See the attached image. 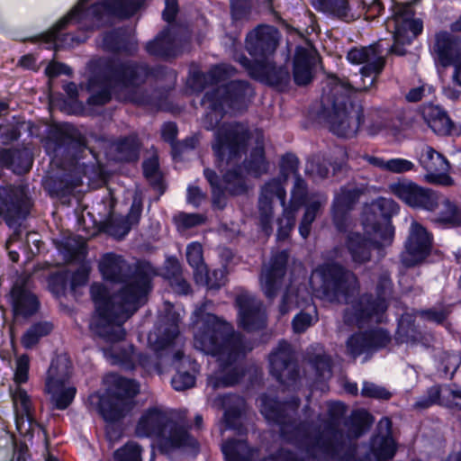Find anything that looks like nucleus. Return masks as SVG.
<instances>
[{
	"instance_id": "obj_1",
	"label": "nucleus",
	"mask_w": 461,
	"mask_h": 461,
	"mask_svg": "<svg viewBox=\"0 0 461 461\" xmlns=\"http://www.w3.org/2000/svg\"><path fill=\"white\" fill-rule=\"evenodd\" d=\"M260 402V411L266 420L279 425L284 439L296 445L308 456L305 459L281 448L274 456L276 461H311L310 457L329 461L338 456L351 438L360 437L368 424L367 413H356L351 419V427L345 433L341 429V421L347 408L340 402L327 403V418L319 416L316 422L306 420L300 423L293 419L300 403L299 399L281 403L262 395Z\"/></svg>"
},
{
	"instance_id": "obj_2",
	"label": "nucleus",
	"mask_w": 461,
	"mask_h": 461,
	"mask_svg": "<svg viewBox=\"0 0 461 461\" xmlns=\"http://www.w3.org/2000/svg\"><path fill=\"white\" fill-rule=\"evenodd\" d=\"M99 270L104 279L123 284L120 290L109 297L102 284H93L90 287L95 305L90 329L100 338L113 343L125 338L123 323L147 302L155 272L149 264L131 266L122 256L114 253L102 257Z\"/></svg>"
},
{
	"instance_id": "obj_3",
	"label": "nucleus",
	"mask_w": 461,
	"mask_h": 461,
	"mask_svg": "<svg viewBox=\"0 0 461 461\" xmlns=\"http://www.w3.org/2000/svg\"><path fill=\"white\" fill-rule=\"evenodd\" d=\"M347 59L360 68L362 84L355 91H367L375 86L385 65V58L377 45L353 48L347 54ZM354 87L349 82L335 76L328 77L321 95V117L330 131L342 138H352L357 133L363 121V108L356 104L351 93Z\"/></svg>"
},
{
	"instance_id": "obj_4",
	"label": "nucleus",
	"mask_w": 461,
	"mask_h": 461,
	"mask_svg": "<svg viewBox=\"0 0 461 461\" xmlns=\"http://www.w3.org/2000/svg\"><path fill=\"white\" fill-rule=\"evenodd\" d=\"M212 303L205 302L192 315L194 347L217 357L218 369L208 376L212 390L237 384L244 375L240 363L246 353L242 336L232 325L211 312Z\"/></svg>"
},
{
	"instance_id": "obj_5",
	"label": "nucleus",
	"mask_w": 461,
	"mask_h": 461,
	"mask_svg": "<svg viewBox=\"0 0 461 461\" xmlns=\"http://www.w3.org/2000/svg\"><path fill=\"white\" fill-rule=\"evenodd\" d=\"M185 417H176L160 407L146 409L139 418L134 433L138 438H155L159 450L169 455L176 450L196 455L198 443L189 434Z\"/></svg>"
},
{
	"instance_id": "obj_6",
	"label": "nucleus",
	"mask_w": 461,
	"mask_h": 461,
	"mask_svg": "<svg viewBox=\"0 0 461 461\" xmlns=\"http://www.w3.org/2000/svg\"><path fill=\"white\" fill-rule=\"evenodd\" d=\"M149 75L146 65L130 62L117 66L112 75H95L88 82L92 94L87 102L93 105H104L111 100L113 93L120 100L147 104L149 99L140 96L136 88L145 82Z\"/></svg>"
},
{
	"instance_id": "obj_7",
	"label": "nucleus",
	"mask_w": 461,
	"mask_h": 461,
	"mask_svg": "<svg viewBox=\"0 0 461 461\" xmlns=\"http://www.w3.org/2000/svg\"><path fill=\"white\" fill-rule=\"evenodd\" d=\"M89 0H79L77 5L45 35L46 41L53 42L55 49L73 46L80 40L72 34H62L61 31L69 23H79L92 15L99 23H105L109 18L115 16L128 18L133 15L143 5L145 0H105L91 6L89 10L85 5Z\"/></svg>"
},
{
	"instance_id": "obj_8",
	"label": "nucleus",
	"mask_w": 461,
	"mask_h": 461,
	"mask_svg": "<svg viewBox=\"0 0 461 461\" xmlns=\"http://www.w3.org/2000/svg\"><path fill=\"white\" fill-rule=\"evenodd\" d=\"M104 382L107 386L105 393L91 394L89 402L105 420H119L131 410L139 384L116 374L107 375Z\"/></svg>"
},
{
	"instance_id": "obj_9",
	"label": "nucleus",
	"mask_w": 461,
	"mask_h": 461,
	"mask_svg": "<svg viewBox=\"0 0 461 461\" xmlns=\"http://www.w3.org/2000/svg\"><path fill=\"white\" fill-rule=\"evenodd\" d=\"M311 285L317 296L330 302L348 303L358 289L356 275L340 265L328 263L318 267L312 274Z\"/></svg>"
},
{
	"instance_id": "obj_10",
	"label": "nucleus",
	"mask_w": 461,
	"mask_h": 461,
	"mask_svg": "<svg viewBox=\"0 0 461 461\" xmlns=\"http://www.w3.org/2000/svg\"><path fill=\"white\" fill-rule=\"evenodd\" d=\"M390 274L383 272L376 285V297L364 294L356 305L346 310L345 321L362 326L366 321L383 322L384 315L388 306V299L392 293Z\"/></svg>"
},
{
	"instance_id": "obj_11",
	"label": "nucleus",
	"mask_w": 461,
	"mask_h": 461,
	"mask_svg": "<svg viewBox=\"0 0 461 461\" xmlns=\"http://www.w3.org/2000/svg\"><path fill=\"white\" fill-rule=\"evenodd\" d=\"M30 359L27 355H22L16 359L14 372V386L10 387L13 400L16 429L21 434L31 431L36 421L33 418L32 402L25 390L20 384L28 380Z\"/></svg>"
},
{
	"instance_id": "obj_12",
	"label": "nucleus",
	"mask_w": 461,
	"mask_h": 461,
	"mask_svg": "<svg viewBox=\"0 0 461 461\" xmlns=\"http://www.w3.org/2000/svg\"><path fill=\"white\" fill-rule=\"evenodd\" d=\"M249 133L247 125L240 122L223 123L215 132L212 144L217 159L228 166L245 151Z\"/></svg>"
},
{
	"instance_id": "obj_13",
	"label": "nucleus",
	"mask_w": 461,
	"mask_h": 461,
	"mask_svg": "<svg viewBox=\"0 0 461 461\" xmlns=\"http://www.w3.org/2000/svg\"><path fill=\"white\" fill-rule=\"evenodd\" d=\"M392 422L383 418L377 425V433L372 438L369 447H363L353 453H346L339 461H388L396 452L392 436Z\"/></svg>"
},
{
	"instance_id": "obj_14",
	"label": "nucleus",
	"mask_w": 461,
	"mask_h": 461,
	"mask_svg": "<svg viewBox=\"0 0 461 461\" xmlns=\"http://www.w3.org/2000/svg\"><path fill=\"white\" fill-rule=\"evenodd\" d=\"M414 12L410 5H395L393 14L387 20V29L393 30L394 43L391 51L399 56L406 53L403 46L410 44L422 32V22L415 19Z\"/></svg>"
},
{
	"instance_id": "obj_15",
	"label": "nucleus",
	"mask_w": 461,
	"mask_h": 461,
	"mask_svg": "<svg viewBox=\"0 0 461 461\" xmlns=\"http://www.w3.org/2000/svg\"><path fill=\"white\" fill-rule=\"evenodd\" d=\"M70 373V363L66 358H57L51 362L45 387L55 409L66 410L76 396V387L68 384Z\"/></svg>"
},
{
	"instance_id": "obj_16",
	"label": "nucleus",
	"mask_w": 461,
	"mask_h": 461,
	"mask_svg": "<svg viewBox=\"0 0 461 461\" xmlns=\"http://www.w3.org/2000/svg\"><path fill=\"white\" fill-rule=\"evenodd\" d=\"M398 204L391 198L379 197L365 206L363 212V225L366 231L379 233L381 239L392 243L393 228L390 219L398 213Z\"/></svg>"
},
{
	"instance_id": "obj_17",
	"label": "nucleus",
	"mask_w": 461,
	"mask_h": 461,
	"mask_svg": "<svg viewBox=\"0 0 461 461\" xmlns=\"http://www.w3.org/2000/svg\"><path fill=\"white\" fill-rule=\"evenodd\" d=\"M311 301L312 298L305 285L302 284H290L282 297V302L279 306L281 315H285L295 308L303 306L311 307L309 312H305L302 311L294 317L292 324L294 331L296 333L304 332L318 321L316 308L310 305Z\"/></svg>"
},
{
	"instance_id": "obj_18",
	"label": "nucleus",
	"mask_w": 461,
	"mask_h": 461,
	"mask_svg": "<svg viewBox=\"0 0 461 461\" xmlns=\"http://www.w3.org/2000/svg\"><path fill=\"white\" fill-rule=\"evenodd\" d=\"M31 202L22 185L0 186V217L8 227L20 225L30 212Z\"/></svg>"
},
{
	"instance_id": "obj_19",
	"label": "nucleus",
	"mask_w": 461,
	"mask_h": 461,
	"mask_svg": "<svg viewBox=\"0 0 461 461\" xmlns=\"http://www.w3.org/2000/svg\"><path fill=\"white\" fill-rule=\"evenodd\" d=\"M279 38L278 30L271 25L261 24L248 32L245 49L253 58L252 64H259L274 59Z\"/></svg>"
},
{
	"instance_id": "obj_20",
	"label": "nucleus",
	"mask_w": 461,
	"mask_h": 461,
	"mask_svg": "<svg viewBox=\"0 0 461 461\" xmlns=\"http://www.w3.org/2000/svg\"><path fill=\"white\" fill-rule=\"evenodd\" d=\"M203 175L212 188V203L218 208H223L225 204V192L238 195L244 194L247 190L240 166L228 169L222 179H220L218 175L209 168L203 170Z\"/></svg>"
},
{
	"instance_id": "obj_21",
	"label": "nucleus",
	"mask_w": 461,
	"mask_h": 461,
	"mask_svg": "<svg viewBox=\"0 0 461 461\" xmlns=\"http://www.w3.org/2000/svg\"><path fill=\"white\" fill-rule=\"evenodd\" d=\"M236 60L248 71L249 76L260 82L272 86L280 91L285 90L291 81L290 72L286 67H276L274 59L259 64L244 56L239 55Z\"/></svg>"
},
{
	"instance_id": "obj_22",
	"label": "nucleus",
	"mask_w": 461,
	"mask_h": 461,
	"mask_svg": "<svg viewBox=\"0 0 461 461\" xmlns=\"http://www.w3.org/2000/svg\"><path fill=\"white\" fill-rule=\"evenodd\" d=\"M270 374L284 385H294L299 378V368L294 359L291 345L286 341L279 342L269 355Z\"/></svg>"
},
{
	"instance_id": "obj_23",
	"label": "nucleus",
	"mask_w": 461,
	"mask_h": 461,
	"mask_svg": "<svg viewBox=\"0 0 461 461\" xmlns=\"http://www.w3.org/2000/svg\"><path fill=\"white\" fill-rule=\"evenodd\" d=\"M432 240V235L421 224L412 221L405 250L401 255L402 263L411 267L423 262L431 251Z\"/></svg>"
},
{
	"instance_id": "obj_24",
	"label": "nucleus",
	"mask_w": 461,
	"mask_h": 461,
	"mask_svg": "<svg viewBox=\"0 0 461 461\" xmlns=\"http://www.w3.org/2000/svg\"><path fill=\"white\" fill-rule=\"evenodd\" d=\"M390 193L413 208L433 212L438 205V193L423 188L411 181H399L389 185Z\"/></svg>"
},
{
	"instance_id": "obj_25",
	"label": "nucleus",
	"mask_w": 461,
	"mask_h": 461,
	"mask_svg": "<svg viewBox=\"0 0 461 461\" xmlns=\"http://www.w3.org/2000/svg\"><path fill=\"white\" fill-rule=\"evenodd\" d=\"M240 325L247 331L262 330L267 325V315L260 300L249 293H240L236 298Z\"/></svg>"
},
{
	"instance_id": "obj_26",
	"label": "nucleus",
	"mask_w": 461,
	"mask_h": 461,
	"mask_svg": "<svg viewBox=\"0 0 461 461\" xmlns=\"http://www.w3.org/2000/svg\"><path fill=\"white\" fill-rule=\"evenodd\" d=\"M279 199L281 205L285 206L286 191L284 182L279 178H274L266 183L260 191L258 197V214L262 230L267 235L272 231L273 200Z\"/></svg>"
},
{
	"instance_id": "obj_27",
	"label": "nucleus",
	"mask_w": 461,
	"mask_h": 461,
	"mask_svg": "<svg viewBox=\"0 0 461 461\" xmlns=\"http://www.w3.org/2000/svg\"><path fill=\"white\" fill-rule=\"evenodd\" d=\"M366 235L358 232H351L347 238V248L351 256L352 261L356 264H365L371 259V251L376 249L381 252L384 246L391 243L384 241L379 233H375L369 229Z\"/></svg>"
},
{
	"instance_id": "obj_28",
	"label": "nucleus",
	"mask_w": 461,
	"mask_h": 461,
	"mask_svg": "<svg viewBox=\"0 0 461 461\" xmlns=\"http://www.w3.org/2000/svg\"><path fill=\"white\" fill-rule=\"evenodd\" d=\"M179 315L169 314L167 321L160 324L149 334L148 341L157 357L167 356L173 352L179 337Z\"/></svg>"
},
{
	"instance_id": "obj_29",
	"label": "nucleus",
	"mask_w": 461,
	"mask_h": 461,
	"mask_svg": "<svg viewBox=\"0 0 461 461\" xmlns=\"http://www.w3.org/2000/svg\"><path fill=\"white\" fill-rule=\"evenodd\" d=\"M211 93L215 94L216 98L232 112H240L246 109L248 102L254 94L249 84L241 80H232L225 85L222 84Z\"/></svg>"
},
{
	"instance_id": "obj_30",
	"label": "nucleus",
	"mask_w": 461,
	"mask_h": 461,
	"mask_svg": "<svg viewBox=\"0 0 461 461\" xmlns=\"http://www.w3.org/2000/svg\"><path fill=\"white\" fill-rule=\"evenodd\" d=\"M391 340L390 334L383 330H372L352 335L347 340V352L353 358L385 347Z\"/></svg>"
},
{
	"instance_id": "obj_31",
	"label": "nucleus",
	"mask_w": 461,
	"mask_h": 461,
	"mask_svg": "<svg viewBox=\"0 0 461 461\" xmlns=\"http://www.w3.org/2000/svg\"><path fill=\"white\" fill-rule=\"evenodd\" d=\"M420 165L427 171L426 179L429 183L451 185L452 178L447 174L449 169L448 161L433 148L426 146L422 149L420 158Z\"/></svg>"
},
{
	"instance_id": "obj_32",
	"label": "nucleus",
	"mask_w": 461,
	"mask_h": 461,
	"mask_svg": "<svg viewBox=\"0 0 461 461\" xmlns=\"http://www.w3.org/2000/svg\"><path fill=\"white\" fill-rule=\"evenodd\" d=\"M288 260V254L281 251L272 257L269 264L264 266L259 281L262 291L265 295L273 299L276 295L277 290L282 285L285 275V267Z\"/></svg>"
},
{
	"instance_id": "obj_33",
	"label": "nucleus",
	"mask_w": 461,
	"mask_h": 461,
	"mask_svg": "<svg viewBox=\"0 0 461 461\" xmlns=\"http://www.w3.org/2000/svg\"><path fill=\"white\" fill-rule=\"evenodd\" d=\"M360 194V189L353 186H343L335 194L332 204V216L334 224L339 231L347 230L348 212L353 209Z\"/></svg>"
},
{
	"instance_id": "obj_34",
	"label": "nucleus",
	"mask_w": 461,
	"mask_h": 461,
	"mask_svg": "<svg viewBox=\"0 0 461 461\" xmlns=\"http://www.w3.org/2000/svg\"><path fill=\"white\" fill-rule=\"evenodd\" d=\"M179 42L173 29L167 27L146 44V50L151 56L162 59L175 58L180 53Z\"/></svg>"
},
{
	"instance_id": "obj_35",
	"label": "nucleus",
	"mask_w": 461,
	"mask_h": 461,
	"mask_svg": "<svg viewBox=\"0 0 461 461\" xmlns=\"http://www.w3.org/2000/svg\"><path fill=\"white\" fill-rule=\"evenodd\" d=\"M434 51L442 66L451 65L461 57V37L451 35L446 32L438 33Z\"/></svg>"
},
{
	"instance_id": "obj_36",
	"label": "nucleus",
	"mask_w": 461,
	"mask_h": 461,
	"mask_svg": "<svg viewBox=\"0 0 461 461\" xmlns=\"http://www.w3.org/2000/svg\"><path fill=\"white\" fill-rule=\"evenodd\" d=\"M423 118L428 126L439 135H459L461 127L453 123L445 111L438 106H428L423 110Z\"/></svg>"
},
{
	"instance_id": "obj_37",
	"label": "nucleus",
	"mask_w": 461,
	"mask_h": 461,
	"mask_svg": "<svg viewBox=\"0 0 461 461\" xmlns=\"http://www.w3.org/2000/svg\"><path fill=\"white\" fill-rule=\"evenodd\" d=\"M211 405L218 410H224L223 420L226 428H232L236 424L245 406L242 397L236 394L218 395L210 399Z\"/></svg>"
},
{
	"instance_id": "obj_38",
	"label": "nucleus",
	"mask_w": 461,
	"mask_h": 461,
	"mask_svg": "<svg viewBox=\"0 0 461 461\" xmlns=\"http://www.w3.org/2000/svg\"><path fill=\"white\" fill-rule=\"evenodd\" d=\"M104 355L107 358L111 359L113 364L122 365L126 362L136 361L147 372H160L159 364L156 360L152 359L147 354L135 353L132 348L117 352L116 348L112 347L104 350Z\"/></svg>"
},
{
	"instance_id": "obj_39",
	"label": "nucleus",
	"mask_w": 461,
	"mask_h": 461,
	"mask_svg": "<svg viewBox=\"0 0 461 461\" xmlns=\"http://www.w3.org/2000/svg\"><path fill=\"white\" fill-rule=\"evenodd\" d=\"M316 57L308 50L299 47L294 59V80L298 86H305L312 79V67Z\"/></svg>"
},
{
	"instance_id": "obj_40",
	"label": "nucleus",
	"mask_w": 461,
	"mask_h": 461,
	"mask_svg": "<svg viewBox=\"0 0 461 461\" xmlns=\"http://www.w3.org/2000/svg\"><path fill=\"white\" fill-rule=\"evenodd\" d=\"M11 295L16 314L30 316L38 310L39 302L36 296L23 284L15 283Z\"/></svg>"
},
{
	"instance_id": "obj_41",
	"label": "nucleus",
	"mask_w": 461,
	"mask_h": 461,
	"mask_svg": "<svg viewBox=\"0 0 461 461\" xmlns=\"http://www.w3.org/2000/svg\"><path fill=\"white\" fill-rule=\"evenodd\" d=\"M438 205L433 212H437L431 221L437 224L456 227L461 225V211L449 199L438 194Z\"/></svg>"
},
{
	"instance_id": "obj_42",
	"label": "nucleus",
	"mask_w": 461,
	"mask_h": 461,
	"mask_svg": "<svg viewBox=\"0 0 461 461\" xmlns=\"http://www.w3.org/2000/svg\"><path fill=\"white\" fill-rule=\"evenodd\" d=\"M313 7L330 17L350 23L356 20L348 0H312Z\"/></svg>"
},
{
	"instance_id": "obj_43",
	"label": "nucleus",
	"mask_w": 461,
	"mask_h": 461,
	"mask_svg": "<svg viewBox=\"0 0 461 461\" xmlns=\"http://www.w3.org/2000/svg\"><path fill=\"white\" fill-rule=\"evenodd\" d=\"M32 165L29 153L19 149L0 150V166L18 175L28 172Z\"/></svg>"
},
{
	"instance_id": "obj_44",
	"label": "nucleus",
	"mask_w": 461,
	"mask_h": 461,
	"mask_svg": "<svg viewBox=\"0 0 461 461\" xmlns=\"http://www.w3.org/2000/svg\"><path fill=\"white\" fill-rule=\"evenodd\" d=\"M235 72V69L229 65H218L213 67L207 74L194 73L193 77V87L201 91L204 84L219 85L229 79Z\"/></svg>"
},
{
	"instance_id": "obj_45",
	"label": "nucleus",
	"mask_w": 461,
	"mask_h": 461,
	"mask_svg": "<svg viewBox=\"0 0 461 461\" xmlns=\"http://www.w3.org/2000/svg\"><path fill=\"white\" fill-rule=\"evenodd\" d=\"M226 461H253L256 449L243 439H229L221 446Z\"/></svg>"
},
{
	"instance_id": "obj_46",
	"label": "nucleus",
	"mask_w": 461,
	"mask_h": 461,
	"mask_svg": "<svg viewBox=\"0 0 461 461\" xmlns=\"http://www.w3.org/2000/svg\"><path fill=\"white\" fill-rule=\"evenodd\" d=\"M253 137L255 138L256 147L250 153L249 159L247 162V168L256 176H259L267 171V162L266 161L264 151V135L261 131L256 130L253 132Z\"/></svg>"
},
{
	"instance_id": "obj_47",
	"label": "nucleus",
	"mask_w": 461,
	"mask_h": 461,
	"mask_svg": "<svg viewBox=\"0 0 461 461\" xmlns=\"http://www.w3.org/2000/svg\"><path fill=\"white\" fill-rule=\"evenodd\" d=\"M203 104L207 113L203 121V127L208 130H213L221 122L225 113V106L216 98V95L207 92L203 99Z\"/></svg>"
},
{
	"instance_id": "obj_48",
	"label": "nucleus",
	"mask_w": 461,
	"mask_h": 461,
	"mask_svg": "<svg viewBox=\"0 0 461 461\" xmlns=\"http://www.w3.org/2000/svg\"><path fill=\"white\" fill-rule=\"evenodd\" d=\"M363 158L371 166L393 174H402L414 168L411 161L401 158L384 160L379 157L364 155Z\"/></svg>"
},
{
	"instance_id": "obj_49",
	"label": "nucleus",
	"mask_w": 461,
	"mask_h": 461,
	"mask_svg": "<svg viewBox=\"0 0 461 461\" xmlns=\"http://www.w3.org/2000/svg\"><path fill=\"white\" fill-rule=\"evenodd\" d=\"M73 143L72 137L65 131L55 128L50 131L45 141L44 148L50 156L56 157L59 153L68 150Z\"/></svg>"
},
{
	"instance_id": "obj_50",
	"label": "nucleus",
	"mask_w": 461,
	"mask_h": 461,
	"mask_svg": "<svg viewBox=\"0 0 461 461\" xmlns=\"http://www.w3.org/2000/svg\"><path fill=\"white\" fill-rule=\"evenodd\" d=\"M337 152L340 158L339 163L331 164L330 162H327L325 159L321 160L320 158H312L308 160L306 163V174L312 176L314 179H324L329 176L328 165L332 166L334 171L341 168L346 161L347 154L343 149H339Z\"/></svg>"
},
{
	"instance_id": "obj_51",
	"label": "nucleus",
	"mask_w": 461,
	"mask_h": 461,
	"mask_svg": "<svg viewBox=\"0 0 461 461\" xmlns=\"http://www.w3.org/2000/svg\"><path fill=\"white\" fill-rule=\"evenodd\" d=\"M326 202V196L318 195L316 198H312L306 205L303 217L299 226L300 235L303 239H306L309 236L312 223L314 221L319 211Z\"/></svg>"
},
{
	"instance_id": "obj_52",
	"label": "nucleus",
	"mask_w": 461,
	"mask_h": 461,
	"mask_svg": "<svg viewBox=\"0 0 461 461\" xmlns=\"http://www.w3.org/2000/svg\"><path fill=\"white\" fill-rule=\"evenodd\" d=\"M52 330L53 324L50 321L36 322L23 335L22 345L27 349L32 348L42 337L49 335Z\"/></svg>"
},
{
	"instance_id": "obj_53",
	"label": "nucleus",
	"mask_w": 461,
	"mask_h": 461,
	"mask_svg": "<svg viewBox=\"0 0 461 461\" xmlns=\"http://www.w3.org/2000/svg\"><path fill=\"white\" fill-rule=\"evenodd\" d=\"M140 143L136 136H129L118 140L115 149L118 158L124 161L137 160L139 158Z\"/></svg>"
},
{
	"instance_id": "obj_54",
	"label": "nucleus",
	"mask_w": 461,
	"mask_h": 461,
	"mask_svg": "<svg viewBox=\"0 0 461 461\" xmlns=\"http://www.w3.org/2000/svg\"><path fill=\"white\" fill-rule=\"evenodd\" d=\"M186 259L190 267L194 269V278L199 275L205 274L206 265L203 261V247L198 242H192L186 247Z\"/></svg>"
},
{
	"instance_id": "obj_55",
	"label": "nucleus",
	"mask_w": 461,
	"mask_h": 461,
	"mask_svg": "<svg viewBox=\"0 0 461 461\" xmlns=\"http://www.w3.org/2000/svg\"><path fill=\"white\" fill-rule=\"evenodd\" d=\"M441 406L461 410V386L451 384L440 386Z\"/></svg>"
},
{
	"instance_id": "obj_56",
	"label": "nucleus",
	"mask_w": 461,
	"mask_h": 461,
	"mask_svg": "<svg viewBox=\"0 0 461 461\" xmlns=\"http://www.w3.org/2000/svg\"><path fill=\"white\" fill-rule=\"evenodd\" d=\"M282 217L278 219L277 239L285 240L293 230L295 222V212L298 209L285 204Z\"/></svg>"
},
{
	"instance_id": "obj_57",
	"label": "nucleus",
	"mask_w": 461,
	"mask_h": 461,
	"mask_svg": "<svg viewBox=\"0 0 461 461\" xmlns=\"http://www.w3.org/2000/svg\"><path fill=\"white\" fill-rule=\"evenodd\" d=\"M126 39L123 30L119 29L107 32L103 38V48L113 52L126 50Z\"/></svg>"
},
{
	"instance_id": "obj_58",
	"label": "nucleus",
	"mask_w": 461,
	"mask_h": 461,
	"mask_svg": "<svg viewBox=\"0 0 461 461\" xmlns=\"http://www.w3.org/2000/svg\"><path fill=\"white\" fill-rule=\"evenodd\" d=\"M141 447L136 442H128L113 454L114 461H141Z\"/></svg>"
},
{
	"instance_id": "obj_59",
	"label": "nucleus",
	"mask_w": 461,
	"mask_h": 461,
	"mask_svg": "<svg viewBox=\"0 0 461 461\" xmlns=\"http://www.w3.org/2000/svg\"><path fill=\"white\" fill-rule=\"evenodd\" d=\"M131 229V224L122 216H112L105 224V231L116 239L124 238Z\"/></svg>"
},
{
	"instance_id": "obj_60",
	"label": "nucleus",
	"mask_w": 461,
	"mask_h": 461,
	"mask_svg": "<svg viewBox=\"0 0 461 461\" xmlns=\"http://www.w3.org/2000/svg\"><path fill=\"white\" fill-rule=\"evenodd\" d=\"M435 404L441 405V390L438 385H433L429 388L426 394L420 396L416 401L413 409L422 411Z\"/></svg>"
},
{
	"instance_id": "obj_61",
	"label": "nucleus",
	"mask_w": 461,
	"mask_h": 461,
	"mask_svg": "<svg viewBox=\"0 0 461 461\" xmlns=\"http://www.w3.org/2000/svg\"><path fill=\"white\" fill-rule=\"evenodd\" d=\"M306 196L307 184L300 176H296L294 187L291 191V199L288 206L299 209L305 203Z\"/></svg>"
},
{
	"instance_id": "obj_62",
	"label": "nucleus",
	"mask_w": 461,
	"mask_h": 461,
	"mask_svg": "<svg viewBox=\"0 0 461 461\" xmlns=\"http://www.w3.org/2000/svg\"><path fill=\"white\" fill-rule=\"evenodd\" d=\"M69 281V273L61 271L51 275L48 281L50 291L57 297L63 295Z\"/></svg>"
},
{
	"instance_id": "obj_63",
	"label": "nucleus",
	"mask_w": 461,
	"mask_h": 461,
	"mask_svg": "<svg viewBox=\"0 0 461 461\" xmlns=\"http://www.w3.org/2000/svg\"><path fill=\"white\" fill-rule=\"evenodd\" d=\"M311 363L321 380H328L331 377V358L328 355H316L311 359Z\"/></svg>"
},
{
	"instance_id": "obj_64",
	"label": "nucleus",
	"mask_w": 461,
	"mask_h": 461,
	"mask_svg": "<svg viewBox=\"0 0 461 461\" xmlns=\"http://www.w3.org/2000/svg\"><path fill=\"white\" fill-rule=\"evenodd\" d=\"M174 221L178 229L187 230L205 221V217L199 213L179 212L174 216Z\"/></svg>"
}]
</instances>
